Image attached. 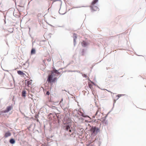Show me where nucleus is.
Listing matches in <instances>:
<instances>
[{"label":"nucleus","mask_w":146,"mask_h":146,"mask_svg":"<svg viewBox=\"0 0 146 146\" xmlns=\"http://www.w3.org/2000/svg\"><path fill=\"white\" fill-rule=\"evenodd\" d=\"M88 86L91 89H92L93 88V85L91 84L90 83H88Z\"/></svg>","instance_id":"f3484780"},{"label":"nucleus","mask_w":146,"mask_h":146,"mask_svg":"<svg viewBox=\"0 0 146 146\" xmlns=\"http://www.w3.org/2000/svg\"><path fill=\"white\" fill-rule=\"evenodd\" d=\"M32 81H33L32 80H30L27 81V86L29 87V86L30 85H31Z\"/></svg>","instance_id":"9b49d317"},{"label":"nucleus","mask_w":146,"mask_h":146,"mask_svg":"<svg viewBox=\"0 0 146 146\" xmlns=\"http://www.w3.org/2000/svg\"><path fill=\"white\" fill-rule=\"evenodd\" d=\"M63 9L62 8H60L59 11V13L61 15H63L65 13L66 11H63Z\"/></svg>","instance_id":"6e6552de"},{"label":"nucleus","mask_w":146,"mask_h":146,"mask_svg":"<svg viewBox=\"0 0 146 146\" xmlns=\"http://www.w3.org/2000/svg\"><path fill=\"white\" fill-rule=\"evenodd\" d=\"M77 113V114H76L75 115L76 116L78 117H79L80 116H83L84 114L82 112H81L79 111H77V110H74V113Z\"/></svg>","instance_id":"39448f33"},{"label":"nucleus","mask_w":146,"mask_h":146,"mask_svg":"<svg viewBox=\"0 0 146 146\" xmlns=\"http://www.w3.org/2000/svg\"><path fill=\"white\" fill-rule=\"evenodd\" d=\"M35 49L33 48L32 49L31 51V54H34L35 53Z\"/></svg>","instance_id":"a211bd4d"},{"label":"nucleus","mask_w":146,"mask_h":146,"mask_svg":"<svg viewBox=\"0 0 146 146\" xmlns=\"http://www.w3.org/2000/svg\"><path fill=\"white\" fill-rule=\"evenodd\" d=\"M40 1L43 2H44V0H40Z\"/></svg>","instance_id":"b1692460"},{"label":"nucleus","mask_w":146,"mask_h":146,"mask_svg":"<svg viewBox=\"0 0 146 146\" xmlns=\"http://www.w3.org/2000/svg\"><path fill=\"white\" fill-rule=\"evenodd\" d=\"M100 131V129L96 127H92L90 129V131L92 133V134L94 135H96Z\"/></svg>","instance_id":"f03ea898"},{"label":"nucleus","mask_w":146,"mask_h":146,"mask_svg":"<svg viewBox=\"0 0 146 146\" xmlns=\"http://www.w3.org/2000/svg\"><path fill=\"white\" fill-rule=\"evenodd\" d=\"M54 76H55L53 75V73H52L51 74L48 75L47 80V82H48V83L52 84V83L56 81L57 78L55 77L54 78Z\"/></svg>","instance_id":"f257e3e1"},{"label":"nucleus","mask_w":146,"mask_h":146,"mask_svg":"<svg viewBox=\"0 0 146 146\" xmlns=\"http://www.w3.org/2000/svg\"><path fill=\"white\" fill-rule=\"evenodd\" d=\"M10 142L11 144H14L15 143V141L13 139H11L10 140Z\"/></svg>","instance_id":"dca6fc26"},{"label":"nucleus","mask_w":146,"mask_h":146,"mask_svg":"<svg viewBox=\"0 0 146 146\" xmlns=\"http://www.w3.org/2000/svg\"><path fill=\"white\" fill-rule=\"evenodd\" d=\"M76 38H77V37L76 36V35H75V34H74V42H75L76 41L75 39Z\"/></svg>","instance_id":"aec40b11"},{"label":"nucleus","mask_w":146,"mask_h":146,"mask_svg":"<svg viewBox=\"0 0 146 146\" xmlns=\"http://www.w3.org/2000/svg\"><path fill=\"white\" fill-rule=\"evenodd\" d=\"M46 94L47 95H49L50 94V92H49V91H47L46 92Z\"/></svg>","instance_id":"4be33fe9"},{"label":"nucleus","mask_w":146,"mask_h":146,"mask_svg":"<svg viewBox=\"0 0 146 146\" xmlns=\"http://www.w3.org/2000/svg\"><path fill=\"white\" fill-rule=\"evenodd\" d=\"M90 7L92 10L93 11H97L99 10V8L97 6L94 5H91Z\"/></svg>","instance_id":"423d86ee"},{"label":"nucleus","mask_w":146,"mask_h":146,"mask_svg":"<svg viewBox=\"0 0 146 146\" xmlns=\"http://www.w3.org/2000/svg\"><path fill=\"white\" fill-rule=\"evenodd\" d=\"M47 60L48 61H51V58H49L48 59H47Z\"/></svg>","instance_id":"412c9836"},{"label":"nucleus","mask_w":146,"mask_h":146,"mask_svg":"<svg viewBox=\"0 0 146 146\" xmlns=\"http://www.w3.org/2000/svg\"><path fill=\"white\" fill-rule=\"evenodd\" d=\"M107 90L108 92H111L110 91H109L108 90Z\"/></svg>","instance_id":"393cba45"},{"label":"nucleus","mask_w":146,"mask_h":146,"mask_svg":"<svg viewBox=\"0 0 146 146\" xmlns=\"http://www.w3.org/2000/svg\"><path fill=\"white\" fill-rule=\"evenodd\" d=\"M91 83H93H93H93V82H91Z\"/></svg>","instance_id":"a878e982"},{"label":"nucleus","mask_w":146,"mask_h":146,"mask_svg":"<svg viewBox=\"0 0 146 146\" xmlns=\"http://www.w3.org/2000/svg\"><path fill=\"white\" fill-rule=\"evenodd\" d=\"M98 0H94L92 3L91 5H94L98 1Z\"/></svg>","instance_id":"4468645a"},{"label":"nucleus","mask_w":146,"mask_h":146,"mask_svg":"<svg viewBox=\"0 0 146 146\" xmlns=\"http://www.w3.org/2000/svg\"><path fill=\"white\" fill-rule=\"evenodd\" d=\"M62 101H63V99H61V100L60 101V104L62 103Z\"/></svg>","instance_id":"5701e85b"},{"label":"nucleus","mask_w":146,"mask_h":146,"mask_svg":"<svg viewBox=\"0 0 146 146\" xmlns=\"http://www.w3.org/2000/svg\"><path fill=\"white\" fill-rule=\"evenodd\" d=\"M26 94V92L23 90L22 92V96L23 97H25L26 96L25 94Z\"/></svg>","instance_id":"2eb2a0df"},{"label":"nucleus","mask_w":146,"mask_h":146,"mask_svg":"<svg viewBox=\"0 0 146 146\" xmlns=\"http://www.w3.org/2000/svg\"><path fill=\"white\" fill-rule=\"evenodd\" d=\"M66 130L68 131L69 130V131L71 132V131L70 129V127L69 126L67 125L66 126Z\"/></svg>","instance_id":"6ab92c4d"},{"label":"nucleus","mask_w":146,"mask_h":146,"mask_svg":"<svg viewBox=\"0 0 146 146\" xmlns=\"http://www.w3.org/2000/svg\"><path fill=\"white\" fill-rule=\"evenodd\" d=\"M11 135V133L9 131H8L6 132L5 134L4 137H5V138H7L8 137L10 136Z\"/></svg>","instance_id":"0eeeda50"},{"label":"nucleus","mask_w":146,"mask_h":146,"mask_svg":"<svg viewBox=\"0 0 146 146\" xmlns=\"http://www.w3.org/2000/svg\"><path fill=\"white\" fill-rule=\"evenodd\" d=\"M52 73H53L54 75V73L58 74H60L59 72L56 70H53Z\"/></svg>","instance_id":"ddd939ff"},{"label":"nucleus","mask_w":146,"mask_h":146,"mask_svg":"<svg viewBox=\"0 0 146 146\" xmlns=\"http://www.w3.org/2000/svg\"><path fill=\"white\" fill-rule=\"evenodd\" d=\"M12 107L11 106H8L7 107L6 110H5V112H8L11 110L12 108Z\"/></svg>","instance_id":"1a4fd4ad"},{"label":"nucleus","mask_w":146,"mask_h":146,"mask_svg":"<svg viewBox=\"0 0 146 146\" xmlns=\"http://www.w3.org/2000/svg\"><path fill=\"white\" fill-rule=\"evenodd\" d=\"M101 109L100 108H98L96 113L95 114V116L96 118H98V119H99V117H100V115L101 114Z\"/></svg>","instance_id":"20e7f679"},{"label":"nucleus","mask_w":146,"mask_h":146,"mask_svg":"<svg viewBox=\"0 0 146 146\" xmlns=\"http://www.w3.org/2000/svg\"><path fill=\"white\" fill-rule=\"evenodd\" d=\"M123 95V94H119L118 95H113V98L114 100V103L116 102V100H117L121 96Z\"/></svg>","instance_id":"7ed1b4c3"},{"label":"nucleus","mask_w":146,"mask_h":146,"mask_svg":"<svg viewBox=\"0 0 146 146\" xmlns=\"http://www.w3.org/2000/svg\"><path fill=\"white\" fill-rule=\"evenodd\" d=\"M17 73L19 75L22 76H24V75H25L24 73L23 72L20 70L18 71Z\"/></svg>","instance_id":"9d476101"},{"label":"nucleus","mask_w":146,"mask_h":146,"mask_svg":"<svg viewBox=\"0 0 146 146\" xmlns=\"http://www.w3.org/2000/svg\"><path fill=\"white\" fill-rule=\"evenodd\" d=\"M82 45L83 46H86L88 45L87 42L85 41H83L82 43Z\"/></svg>","instance_id":"f8f14e48"}]
</instances>
